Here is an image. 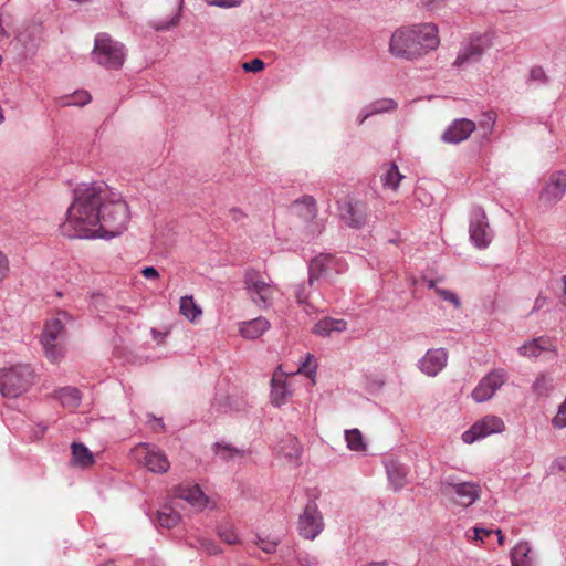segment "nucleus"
Returning <instances> with one entry per match:
<instances>
[{"mask_svg": "<svg viewBox=\"0 0 566 566\" xmlns=\"http://www.w3.org/2000/svg\"><path fill=\"white\" fill-rule=\"evenodd\" d=\"M109 193L104 181L80 185L60 226L61 233L71 239H95L101 231V208Z\"/></svg>", "mask_w": 566, "mask_h": 566, "instance_id": "1", "label": "nucleus"}, {"mask_svg": "<svg viewBox=\"0 0 566 566\" xmlns=\"http://www.w3.org/2000/svg\"><path fill=\"white\" fill-rule=\"evenodd\" d=\"M438 27L433 23H418L400 27L389 40V52L397 59L416 61L438 49Z\"/></svg>", "mask_w": 566, "mask_h": 566, "instance_id": "2", "label": "nucleus"}, {"mask_svg": "<svg viewBox=\"0 0 566 566\" xmlns=\"http://www.w3.org/2000/svg\"><path fill=\"white\" fill-rule=\"evenodd\" d=\"M129 210L120 193L109 188L101 208V231L98 238L113 239L122 234L129 221Z\"/></svg>", "mask_w": 566, "mask_h": 566, "instance_id": "3", "label": "nucleus"}, {"mask_svg": "<svg viewBox=\"0 0 566 566\" xmlns=\"http://www.w3.org/2000/svg\"><path fill=\"white\" fill-rule=\"evenodd\" d=\"M71 319V316L64 312L59 311L56 315L45 322L42 335L41 345L48 359L55 363L61 359L65 350V325Z\"/></svg>", "mask_w": 566, "mask_h": 566, "instance_id": "4", "label": "nucleus"}, {"mask_svg": "<svg viewBox=\"0 0 566 566\" xmlns=\"http://www.w3.org/2000/svg\"><path fill=\"white\" fill-rule=\"evenodd\" d=\"M439 491L450 503L467 509L480 500L482 489L476 482L448 475L440 481Z\"/></svg>", "mask_w": 566, "mask_h": 566, "instance_id": "5", "label": "nucleus"}, {"mask_svg": "<svg viewBox=\"0 0 566 566\" xmlns=\"http://www.w3.org/2000/svg\"><path fill=\"white\" fill-rule=\"evenodd\" d=\"M33 369L28 364H17L0 369V394L17 398L24 394L33 382Z\"/></svg>", "mask_w": 566, "mask_h": 566, "instance_id": "6", "label": "nucleus"}, {"mask_svg": "<svg viewBox=\"0 0 566 566\" xmlns=\"http://www.w3.org/2000/svg\"><path fill=\"white\" fill-rule=\"evenodd\" d=\"M92 57L98 65L107 70H119L124 65L126 50L124 44L102 32L95 36Z\"/></svg>", "mask_w": 566, "mask_h": 566, "instance_id": "7", "label": "nucleus"}, {"mask_svg": "<svg viewBox=\"0 0 566 566\" xmlns=\"http://www.w3.org/2000/svg\"><path fill=\"white\" fill-rule=\"evenodd\" d=\"M346 271L342 259L332 254H318L308 264V274L312 281L323 280L333 283L335 276Z\"/></svg>", "mask_w": 566, "mask_h": 566, "instance_id": "8", "label": "nucleus"}, {"mask_svg": "<svg viewBox=\"0 0 566 566\" xmlns=\"http://www.w3.org/2000/svg\"><path fill=\"white\" fill-rule=\"evenodd\" d=\"M244 284L250 298L256 306L266 308L272 304L275 287L260 272L254 270L247 271Z\"/></svg>", "mask_w": 566, "mask_h": 566, "instance_id": "9", "label": "nucleus"}, {"mask_svg": "<svg viewBox=\"0 0 566 566\" xmlns=\"http://www.w3.org/2000/svg\"><path fill=\"white\" fill-rule=\"evenodd\" d=\"M509 375L503 368H495L488 373L478 382L476 387L472 390L471 397L478 402L482 403L489 401L494 397L497 390L507 381Z\"/></svg>", "mask_w": 566, "mask_h": 566, "instance_id": "10", "label": "nucleus"}, {"mask_svg": "<svg viewBox=\"0 0 566 566\" xmlns=\"http://www.w3.org/2000/svg\"><path fill=\"white\" fill-rule=\"evenodd\" d=\"M470 240L478 249H485L493 239L486 214L482 208H473L469 220Z\"/></svg>", "mask_w": 566, "mask_h": 566, "instance_id": "11", "label": "nucleus"}, {"mask_svg": "<svg viewBox=\"0 0 566 566\" xmlns=\"http://www.w3.org/2000/svg\"><path fill=\"white\" fill-rule=\"evenodd\" d=\"M520 356L535 360L544 358L552 360L557 357V347L554 340L547 336H539L524 342L518 348Z\"/></svg>", "mask_w": 566, "mask_h": 566, "instance_id": "12", "label": "nucleus"}, {"mask_svg": "<svg viewBox=\"0 0 566 566\" xmlns=\"http://www.w3.org/2000/svg\"><path fill=\"white\" fill-rule=\"evenodd\" d=\"M504 429V421L500 417L489 415L475 421L470 429L462 433L461 438L464 443L471 444L488 436L501 433Z\"/></svg>", "mask_w": 566, "mask_h": 566, "instance_id": "13", "label": "nucleus"}, {"mask_svg": "<svg viewBox=\"0 0 566 566\" xmlns=\"http://www.w3.org/2000/svg\"><path fill=\"white\" fill-rule=\"evenodd\" d=\"M490 48V41L485 36H476L462 44L453 62L459 69L478 63L484 52Z\"/></svg>", "mask_w": 566, "mask_h": 566, "instance_id": "14", "label": "nucleus"}, {"mask_svg": "<svg viewBox=\"0 0 566 566\" xmlns=\"http://www.w3.org/2000/svg\"><path fill=\"white\" fill-rule=\"evenodd\" d=\"M324 528L323 516L317 504L310 501L298 518L300 535L306 539H314Z\"/></svg>", "mask_w": 566, "mask_h": 566, "instance_id": "15", "label": "nucleus"}, {"mask_svg": "<svg viewBox=\"0 0 566 566\" xmlns=\"http://www.w3.org/2000/svg\"><path fill=\"white\" fill-rule=\"evenodd\" d=\"M136 458L154 473H165L170 468L166 454L155 446L139 444L134 450Z\"/></svg>", "mask_w": 566, "mask_h": 566, "instance_id": "16", "label": "nucleus"}, {"mask_svg": "<svg viewBox=\"0 0 566 566\" xmlns=\"http://www.w3.org/2000/svg\"><path fill=\"white\" fill-rule=\"evenodd\" d=\"M449 355L446 348H429L418 360V369L428 377L438 376L447 366Z\"/></svg>", "mask_w": 566, "mask_h": 566, "instance_id": "17", "label": "nucleus"}, {"mask_svg": "<svg viewBox=\"0 0 566 566\" xmlns=\"http://www.w3.org/2000/svg\"><path fill=\"white\" fill-rule=\"evenodd\" d=\"M338 210L342 221L350 228L359 229L366 223L367 207L361 201L346 199L339 202Z\"/></svg>", "mask_w": 566, "mask_h": 566, "instance_id": "18", "label": "nucleus"}, {"mask_svg": "<svg viewBox=\"0 0 566 566\" xmlns=\"http://www.w3.org/2000/svg\"><path fill=\"white\" fill-rule=\"evenodd\" d=\"M566 192V172L555 171L545 182L539 199L545 205H554L559 201Z\"/></svg>", "mask_w": 566, "mask_h": 566, "instance_id": "19", "label": "nucleus"}, {"mask_svg": "<svg viewBox=\"0 0 566 566\" xmlns=\"http://www.w3.org/2000/svg\"><path fill=\"white\" fill-rule=\"evenodd\" d=\"M475 128L476 124L471 119H454L441 135V140L446 144H460L467 140Z\"/></svg>", "mask_w": 566, "mask_h": 566, "instance_id": "20", "label": "nucleus"}, {"mask_svg": "<svg viewBox=\"0 0 566 566\" xmlns=\"http://www.w3.org/2000/svg\"><path fill=\"white\" fill-rule=\"evenodd\" d=\"M292 396L291 384L280 368L273 374L271 380L272 403L280 407L287 402Z\"/></svg>", "mask_w": 566, "mask_h": 566, "instance_id": "21", "label": "nucleus"}, {"mask_svg": "<svg viewBox=\"0 0 566 566\" xmlns=\"http://www.w3.org/2000/svg\"><path fill=\"white\" fill-rule=\"evenodd\" d=\"M176 496L188 502L192 507H206L208 499L198 485L182 484L176 489Z\"/></svg>", "mask_w": 566, "mask_h": 566, "instance_id": "22", "label": "nucleus"}, {"mask_svg": "<svg viewBox=\"0 0 566 566\" xmlns=\"http://www.w3.org/2000/svg\"><path fill=\"white\" fill-rule=\"evenodd\" d=\"M385 467L392 490H401L407 483L408 468L396 460H388Z\"/></svg>", "mask_w": 566, "mask_h": 566, "instance_id": "23", "label": "nucleus"}, {"mask_svg": "<svg viewBox=\"0 0 566 566\" xmlns=\"http://www.w3.org/2000/svg\"><path fill=\"white\" fill-rule=\"evenodd\" d=\"M512 566H536V556L530 543L520 542L511 549Z\"/></svg>", "mask_w": 566, "mask_h": 566, "instance_id": "24", "label": "nucleus"}, {"mask_svg": "<svg viewBox=\"0 0 566 566\" xmlns=\"http://www.w3.org/2000/svg\"><path fill=\"white\" fill-rule=\"evenodd\" d=\"M270 328L266 318L260 316L254 319L242 322L239 326L240 335L247 339H256Z\"/></svg>", "mask_w": 566, "mask_h": 566, "instance_id": "25", "label": "nucleus"}, {"mask_svg": "<svg viewBox=\"0 0 566 566\" xmlns=\"http://www.w3.org/2000/svg\"><path fill=\"white\" fill-rule=\"evenodd\" d=\"M346 329L347 322L345 319L324 317L314 325L313 333L322 337H328L333 333H342Z\"/></svg>", "mask_w": 566, "mask_h": 566, "instance_id": "26", "label": "nucleus"}, {"mask_svg": "<svg viewBox=\"0 0 566 566\" xmlns=\"http://www.w3.org/2000/svg\"><path fill=\"white\" fill-rule=\"evenodd\" d=\"M397 106H398L397 102L391 98L377 99V101L370 103L369 105H367L360 112L358 119H357L358 125H361L368 117H370L373 115L392 112L397 108Z\"/></svg>", "mask_w": 566, "mask_h": 566, "instance_id": "27", "label": "nucleus"}, {"mask_svg": "<svg viewBox=\"0 0 566 566\" xmlns=\"http://www.w3.org/2000/svg\"><path fill=\"white\" fill-rule=\"evenodd\" d=\"M72 449V465L80 468H88L95 462L94 454L85 447L83 443L73 442L71 446Z\"/></svg>", "mask_w": 566, "mask_h": 566, "instance_id": "28", "label": "nucleus"}, {"mask_svg": "<svg viewBox=\"0 0 566 566\" xmlns=\"http://www.w3.org/2000/svg\"><path fill=\"white\" fill-rule=\"evenodd\" d=\"M279 452L292 464H296L301 454L302 447L295 437H287L279 444Z\"/></svg>", "mask_w": 566, "mask_h": 566, "instance_id": "29", "label": "nucleus"}, {"mask_svg": "<svg viewBox=\"0 0 566 566\" xmlns=\"http://www.w3.org/2000/svg\"><path fill=\"white\" fill-rule=\"evenodd\" d=\"M55 397L61 401L63 407L73 410L81 402L80 391L74 387H65L56 390Z\"/></svg>", "mask_w": 566, "mask_h": 566, "instance_id": "30", "label": "nucleus"}, {"mask_svg": "<svg viewBox=\"0 0 566 566\" xmlns=\"http://www.w3.org/2000/svg\"><path fill=\"white\" fill-rule=\"evenodd\" d=\"M180 522V514L170 506H164L157 512L156 523L164 528H172Z\"/></svg>", "mask_w": 566, "mask_h": 566, "instance_id": "31", "label": "nucleus"}, {"mask_svg": "<svg viewBox=\"0 0 566 566\" xmlns=\"http://www.w3.org/2000/svg\"><path fill=\"white\" fill-rule=\"evenodd\" d=\"M179 311L190 322H195L202 314L201 308L195 303L192 296H182L180 298Z\"/></svg>", "mask_w": 566, "mask_h": 566, "instance_id": "32", "label": "nucleus"}, {"mask_svg": "<svg viewBox=\"0 0 566 566\" xmlns=\"http://www.w3.org/2000/svg\"><path fill=\"white\" fill-rule=\"evenodd\" d=\"M403 176L399 172L396 164L391 163L386 171L380 176L381 184L385 188L396 190Z\"/></svg>", "mask_w": 566, "mask_h": 566, "instance_id": "33", "label": "nucleus"}, {"mask_svg": "<svg viewBox=\"0 0 566 566\" xmlns=\"http://www.w3.org/2000/svg\"><path fill=\"white\" fill-rule=\"evenodd\" d=\"M345 440L347 448L352 451L363 452L367 449L364 437L358 429L345 430Z\"/></svg>", "mask_w": 566, "mask_h": 566, "instance_id": "34", "label": "nucleus"}, {"mask_svg": "<svg viewBox=\"0 0 566 566\" xmlns=\"http://www.w3.org/2000/svg\"><path fill=\"white\" fill-rule=\"evenodd\" d=\"M293 207L297 213L303 214L304 218H315L316 206L312 197H305L302 200L295 201Z\"/></svg>", "mask_w": 566, "mask_h": 566, "instance_id": "35", "label": "nucleus"}, {"mask_svg": "<svg viewBox=\"0 0 566 566\" xmlns=\"http://www.w3.org/2000/svg\"><path fill=\"white\" fill-rule=\"evenodd\" d=\"M317 370V363L312 354H306L304 361L301 363L297 374H303L307 378H311L314 381L315 375Z\"/></svg>", "mask_w": 566, "mask_h": 566, "instance_id": "36", "label": "nucleus"}, {"mask_svg": "<svg viewBox=\"0 0 566 566\" xmlns=\"http://www.w3.org/2000/svg\"><path fill=\"white\" fill-rule=\"evenodd\" d=\"M533 391L538 396H547L553 388L552 379L544 374L536 377L533 382Z\"/></svg>", "mask_w": 566, "mask_h": 566, "instance_id": "37", "label": "nucleus"}, {"mask_svg": "<svg viewBox=\"0 0 566 566\" xmlns=\"http://www.w3.org/2000/svg\"><path fill=\"white\" fill-rule=\"evenodd\" d=\"M314 282L315 281H312L311 276L308 275L307 282H302L294 286V296L300 304H304L307 302L311 293V287Z\"/></svg>", "mask_w": 566, "mask_h": 566, "instance_id": "38", "label": "nucleus"}, {"mask_svg": "<svg viewBox=\"0 0 566 566\" xmlns=\"http://www.w3.org/2000/svg\"><path fill=\"white\" fill-rule=\"evenodd\" d=\"M429 287L430 289H434L436 290V293L444 301L453 304V306L455 308H459L460 305H461V302H460V298L458 297V295L455 293H453L452 291H449V290H444V289H438L436 287V284L433 282H430L429 284Z\"/></svg>", "mask_w": 566, "mask_h": 566, "instance_id": "39", "label": "nucleus"}, {"mask_svg": "<svg viewBox=\"0 0 566 566\" xmlns=\"http://www.w3.org/2000/svg\"><path fill=\"white\" fill-rule=\"evenodd\" d=\"M91 101V95L86 91H77L66 97L65 105L84 106Z\"/></svg>", "mask_w": 566, "mask_h": 566, "instance_id": "40", "label": "nucleus"}, {"mask_svg": "<svg viewBox=\"0 0 566 566\" xmlns=\"http://www.w3.org/2000/svg\"><path fill=\"white\" fill-rule=\"evenodd\" d=\"M495 122L496 114L494 112L490 111L483 114V118L481 119L479 126L484 132V136H489L492 134Z\"/></svg>", "mask_w": 566, "mask_h": 566, "instance_id": "41", "label": "nucleus"}, {"mask_svg": "<svg viewBox=\"0 0 566 566\" xmlns=\"http://www.w3.org/2000/svg\"><path fill=\"white\" fill-rule=\"evenodd\" d=\"M218 535L223 542L228 544H235L239 542L235 532L228 526H220L218 530Z\"/></svg>", "mask_w": 566, "mask_h": 566, "instance_id": "42", "label": "nucleus"}, {"mask_svg": "<svg viewBox=\"0 0 566 566\" xmlns=\"http://www.w3.org/2000/svg\"><path fill=\"white\" fill-rule=\"evenodd\" d=\"M256 545L265 553L268 554H271L273 553L275 549H276V546L279 544V541L277 539H268V538H262L260 536H258V539H256Z\"/></svg>", "mask_w": 566, "mask_h": 566, "instance_id": "43", "label": "nucleus"}, {"mask_svg": "<svg viewBox=\"0 0 566 566\" xmlns=\"http://www.w3.org/2000/svg\"><path fill=\"white\" fill-rule=\"evenodd\" d=\"M199 547L209 555H217L221 552L214 542L207 538L199 539Z\"/></svg>", "mask_w": 566, "mask_h": 566, "instance_id": "44", "label": "nucleus"}, {"mask_svg": "<svg viewBox=\"0 0 566 566\" xmlns=\"http://www.w3.org/2000/svg\"><path fill=\"white\" fill-rule=\"evenodd\" d=\"M530 81L541 84L546 83L547 77L545 71L539 66L532 67L530 71Z\"/></svg>", "mask_w": 566, "mask_h": 566, "instance_id": "45", "label": "nucleus"}, {"mask_svg": "<svg viewBox=\"0 0 566 566\" xmlns=\"http://www.w3.org/2000/svg\"><path fill=\"white\" fill-rule=\"evenodd\" d=\"M245 72H260L264 69V62L260 59H253L242 65Z\"/></svg>", "mask_w": 566, "mask_h": 566, "instance_id": "46", "label": "nucleus"}, {"mask_svg": "<svg viewBox=\"0 0 566 566\" xmlns=\"http://www.w3.org/2000/svg\"><path fill=\"white\" fill-rule=\"evenodd\" d=\"M209 6H216L220 8H234L239 7L242 0H206Z\"/></svg>", "mask_w": 566, "mask_h": 566, "instance_id": "47", "label": "nucleus"}, {"mask_svg": "<svg viewBox=\"0 0 566 566\" xmlns=\"http://www.w3.org/2000/svg\"><path fill=\"white\" fill-rule=\"evenodd\" d=\"M245 406V402L242 401V400H238L233 397H228L227 398V405L224 406V412H228V411H240L244 408Z\"/></svg>", "mask_w": 566, "mask_h": 566, "instance_id": "48", "label": "nucleus"}, {"mask_svg": "<svg viewBox=\"0 0 566 566\" xmlns=\"http://www.w3.org/2000/svg\"><path fill=\"white\" fill-rule=\"evenodd\" d=\"M9 270V260L4 253L0 252V282L7 277Z\"/></svg>", "mask_w": 566, "mask_h": 566, "instance_id": "49", "label": "nucleus"}, {"mask_svg": "<svg viewBox=\"0 0 566 566\" xmlns=\"http://www.w3.org/2000/svg\"><path fill=\"white\" fill-rule=\"evenodd\" d=\"M179 20L180 14L176 13L168 22L155 25V29L158 31L169 30L170 28L176 27L179 23Z\"/></svg>", "mask_w": 566, "mask_h": 566, "instance_id": "50", "label": "nucleus"}, {"mask_svg": "<svg viewBox=\"0 0 566 566\" xmlns=\"http://www.w3.org/2000/svg\"><path fill=\"white\" fill-rule=\"evenodd\" d=\"M142 274L147 280H157L159 277V272L154 266L144 268Z\"/></svg>", "mask_w": 566, "mask_h": 566, "instance_id": "51", "label": "nucleus"}, {"mask_svg": "<svg viewBox=\"0 0 566 566\" xmlns=\"http://www.w3.org/2000/svg\"><path fill=\"white\" fill-rule=\"evenodd\" d=\"M216 448H217L216 453L221 459H228V458L233 457V451L230 450L227 446L216 444Z\"/></svg>", "mask_w": 566, "mask_h": 566, "instance_id": "52", "label": "nucleus"}, {"mask_svg": "<svg viewBox=\"0 0 566 566\" xmlns=\"http://www.w3.org/2000/svg\"><path fill=\"white\" fill-rule=\"evenodd\" d=\"M473 531H474V538L476 541H481V542H483L484 538L488 537L492 533L491 530H486L483 527H474Z\"/></svg>", "mask_w": 566, "mask_h": 566, "instance_id": "53", "label": "nucleus"}, {"mask_svg": "<svg viewBox=\"0 0 566 566\" xmlns=\"http://www.w3.org/2000/svg\"><path fill=\"white\" fill-rule=\"evenodd\" d=\"M548 304V297L539 294L534 302L533 312L542 310Z\"/></svg>", "mask_w": 566, "mask_h": 566, "instance_id": "54", "label": "nucleus"}, {"mask_svg": "<svg viewBox=\"0 0 566 566\" xmlns=\"http://www.w3.org/2000/svg\"><path fill=\"white\" fill-rule=\"evenodd\" d=\"M554 465L560 470V471H565L566 472V458L563 457V458H558L554 461Z\"/></svg>", "mask_w": 566, "mask_h": 566, "instance_id": "55", "label": "nucleus"}, {"mask_svg": "<svg viewBox=\"0 0 566 566\" xmlns=\"http://www.w3.org/2000/svg\"><path fill=\"white\" fill-rule=\"evenodd\" d=\"M301 566H317V562L315 559H310L308 557H305L301 559Z\"/></svg>", "mask_w": 566, "mask_h": 566, "instance_id": "56", "label": "nucleus"}, {"mask_svg": "<svg viewBox=\"0 0 566 566\" xmlns=\"http://www.w3.org/2000/svg\"><path fill=\"white\" fill-rule=\"evenodd\" d=\"M230 213H231V216H232V218L234 220H239L240 218L243 217V212L240 209H237V208L231 209Z\"/></svg>", "mask_w": 566, "mask_h": 566, "instance_id": "57", "label": "nucleus"}, {"mask_svg": "<svg viewBox=\"0 0 566 566\" xmlns=\"http://www.w3.org/2000/svg\"><path fill=\"white\" fill-rule=\"evenodd\" d=\"M46 428L44 426H39V429H38V432L36 433V438H40L44 432H45Z\"/></svg>", "mask_w": 566, "mask_h": 566, "instance_id": "58", "label": "nucleus"}, {"mask_svg": "<svg viewBox=\"0 0 566 566\" xmlns=\"http://www.w3.org/2000/svg\"><path fill=\"white\" fill-rule=\"evenodd\" d=\"M496 534H497V541L502 545L504 542V536L502 535V532L500 530H496Z\"/></svg>", "mask_w": 566, "mask_h": 566, "instance_id": "59", "label": "nucleus"}, {"mask_svg": "<svg viewBox=\"0 0 566 566\" xmlns=\"http://www.w3.org/2000/svg\"><path fill=\"white\" fill-rule=\"evenodd\" d=\"M388 564L386 562H374L368 564L367 566H387Z\"/></svg>", "mask_w": 566, "mask_h": 566, "instance_id": "60", "label": "nucleus"}, {"mask_svg": "<svg viewBox=\"0 0 566 566\" xmlns=\"http://www.w3.org/2000/svg\"><path fill=\"white\" fill-rule=\"evenodd\" d=\"M314 226H315V231H316V232H318V233H321V232H322V230H323V224H322V223H319V222H315V224H314Z\"/></svg>", "mask_w": 566, "mask_h": 566, "instance_id": "61", "label": "nucleus"}, {"mask_svg": "<svg viewBox=\"0 0 566 566\" xmlns=\"http://www.w3.org/2000/svg\"><path fill=\"white\" fill-rule=\"evenodd\" d=\"M151 333H153V335H154V338H155V339H158L159 337H161V334H160V333H158V332H157V331H155V329H153V331H151Z\"/></svg>", "mask_w": 566, "mask_h": 566, "instance_id": "62", "label": "nucleus"}, {"mask_svg": "<svg viewBox=\"0 0 566 566\" xmlns=\"http://www.w3.org/2000/svg\"><path fill=\"white\" fill-rule=\"evenodd\" d=\"M563 284H564V297L566 301V275L563 277Z\"/></svg>", "mask_w": 566, "mask_h": 566, "instance_id": "63", "label": "nucleus"}, {"mask_svg": "<svg viewBox=\"0 0 566 566\" xmlns=\"http://www.w3.org/2000/svg\"><path fill=\"white\" fill-rule=\"evenodd\" d=\"M157 426H158L159 428H164V424H163V422H161V420H160V419H158V420H157Z\"/></svg>", "mask_w": 566, "mask_h": 566, "instance_id": "64", "label": "nucleus"}]
</instances>
